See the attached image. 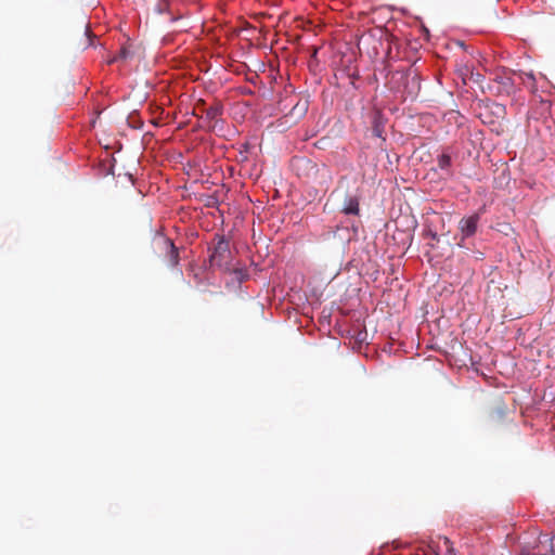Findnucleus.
<instances>
[{
    "label": "nucleus",
    "instance_id": "obj_4",
    "mask_svg": "<svg viewBox=\"0 0 555 555\" xmlns=\"http://www.w3.org/2000/svg\"><path fill=\"white\" fill-rule=\"evenodd\" d=\"M506 415H507L506 405L503 402H499L495 406H493L489 411V413L487 415V421L491 426L496 427V426H500L501 424H503V422L506 418Z\"/></svg>",
    "mask_w": 555,
    "mask_h": 555
},
{
    "label": "nucleus",
    "instance_id": "obj_2",
    "mask_svg": "<svg viewBox=\"0 0 555 555\" xmlns=\"http://www.w3.org/2000/svg\"><path fill=\"white\" fill-rule=\"evenodd\" d=\"M153 245L164 253L169 267L179 264V251L170 238L163 234H156L153 238Z\"/></svg>",
    "mask_w": 555,
    "mask_h": 555
},
{
    "label": "nucleus",
    "instance_id": "obj_11",
    "mask_svg": "<svg viewBox=\"0 0 555 555\" xmlns=\"http://www.w3.org/2000/svg\"><path fill=\"white\" fill-rule=\"evenodd\" d=\"M417 79H418V78H417V75H416V74H414V75H413V77H412V80L416 82V81H417Z\"/></svg>",
    "mask_w": 555,
    "mask_h": 555
},
{
    "label": "nucleus",
    "instance_id": "obj_12",
    "mask_svg": "<svg viewBox=\"0 0 555 555\" xmlns=\"http://www.w3.org/2000/svg\"><path fill=\"white\" fill-rule=\"evenodd\" d=\"M120 54H121V56H125L126 55V51L122 50Z\"/></svg>",
    "mask_w": 555,
    "mask_h": 555
},
{
    "label": "nucleus",
    "instance_id": "obj_9",
    "mask_svg": "<svg viewBox=\"0 0 555 555\" xmlns=\"http://www.w3.org/2000/svg\"><path fill=\"white\" fill-rule=\"evenodd\" d=\"M494 108H495L494 113L496 115H503L505 113V107L501 104H495Z\"/></svg>",
    "mask_w": 555,
    "mask_h": 555
},
{
    "label": "nucleus",
    "instance_id": "obj_1",
    "mask_svg": "<svg viewBox=\"0 0 555 555\" xmlns=\"http://www.w3.org/2000/svg\"><path fill=\"white\" fill-rule=\"evenodd\" d=\"M209 262L211 267H218L223 271L234 270V264L231 260L230 246L223 237H219L218 242L214 246L209 256Z\"/></svg>",
    "mask_w": 555,
    "mask_h": 555
},
{
    "label": "nucleus",
    "instance_id": "obj_5",
    "mask_svg": "<svg viewBox=\"0 0 555 555\" xmlns=\"http://www.w3.org/2000/svg\"><path fill=\"white\" fill-rule=\"evenodd\" d=\"M359 211V197L356 195L346 196L343 204L341 212H344L345 215L358 216Z\"/></svg>",
    "mask_w": 555,
    "mask_h": 555
},
{
    "label": "nucleus",
    "instance_id": "obj_3",
    "mask_svg": "<svg viewBox=\"0 0 555 555\" xmlns=\"http://www.w3.org/2000/svg\"><path fill=\"white\" fill-rule=\"evenodd\" d=\"M479 219V215L474 214L460 220L459 228L463 238L470 237L476 233Z\"/></svg>",
    "mask_w": 555,
    "mask_h": 555
},
{
    "label": "nucleus",
    "instance_id": "obj_13",
    "mask_svg": "<svg viewBox=\"0 0 555 555\" xmlns=\"http://www.w3.org/2000/svg\"><path fill=\"white\" fill-rule=\"evenodd\" d=\"M521 555H530V554H521Z\"/></svg>",
    "mask_w": 555,
    "mask_h": 555
},
{
    "label": "nucleus",
    "instance_id": "obj_7",
    "mask_svg": "<svg viewBox=\"0 0 555 555\" xmlns=\"http://www.w3.org/2000/svg\"><path fill=\"white\" fill-rule=\"evenodd\" d=\"M451 164H452V160H451V156L449 154L443 153L438 157V167L441 170H449L451 167Z\"/></svg>",
    "mask_w": 555,
    "mask_h": 555
},
{
    "label": "nucleus",
    "instance_id": "obj_10",
    "mask_svg": "<svg viewBox=\"0 0 555 555\" xmlns=\"http://www.w3.org/2000/svg\"><path fill=\"white\" fill-rule=\"evenodd\" d=\"M427 235H428L430 238H433V240H438L437 234H436L435 232L430 231V230L427 232Z\"/></svg>",
    "mask_w": 555,
    "mask_h": 555
},
{
    "label": "nucleus",
    "instance_id": "obj_6",
    "mask_svg": "<svg viewBox=\"0 0 555 555\" xmlns=\"http://www.w3.org/2000/svg\"><path fill=\"white\" fill-rule=\"evenodd\" d=\"M205 118L211 122L216 120L221 114H222V105L220 103H216L209 107H207L205 111Z\"/></svg>",
    "mask_w": 555,
    "mask_h": 555
},
{
    "label": "nucleus",
    "instance_id": "obj_8",
    "mask_svg": "<svg viewBox=\"0 0 555 555\" xmlns=\"http://www.w3.org/2000/svg\"><path fill=\"white\" fill-rule=\"evenodd\" d=\"M372 131L375 137H377V138L383 137L384 128H383L379 115H376L374 118Z\"/></svg>",
    "mask_w": 555,
    "mask_h": 555
}]
</instances>
